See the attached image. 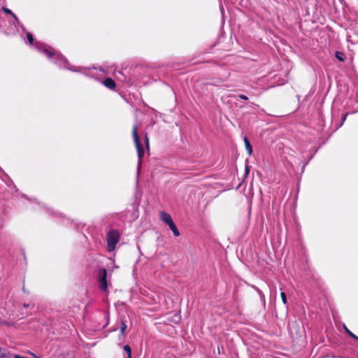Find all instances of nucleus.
<instances>
[{"label":"nucleus","instance_id":"aec40b11","mask_svg":"<svg viewBox=\"0 0 358 358\" xmlns=\"http://www.w3.org/2000/svg\"><path fill=\"white\" fill-rule=\"evenodd\" d=\"M24 308H28L29 306V303H24Z\"/></svg>","mask_w":358,"mask_h":358},{"label":"nucleus","instance_id":"4468645a","mask_svg":"<svg viewBox=\"0 0 358 358\" xmlns=\"http://www.w3.org/2000/svg\"><path fill=\"white\" fill-rule=\"evenodd\" d=\"M282 301L285 305L287 304L286 294L284 292L280 293Z\"/></svg>","mask_w":358,"mask_h":358},{"label":"nucleus","instance_id":"5701e85b","mask_svg":"<svg viewBox=\"0 0 358 358\" xmlns=\"http://www.w3.org/2000/svg\"><path fill=\"white\" fill-rule=\"evenodd\" d=\"M1 352V348H0V352Z\"/></svg>","mask_w":358,"mask_h":358},{"label":"nucleus","instance_id":"2eb2a0df","mask_svg":"<svg viewBox=\"0 0 358 358\" xmlns=\"http://www.w3.org/2000/svg\"><path fill=\"white\" fill-rule=\"evenodd\" d=\"M3 10H4V12H5L6 13H8V14H10V15H13V17L16 20H17V17L15 16V15L14 13H12V11H11L10 9H8V8H3Z\"/></svg>","mask_w":358,"mask_h":358},{"label":"nucleus","instance_id":"9d476101","mask_svg":"<svg viewBox=\"0 0 358 358\" xmlns=\"http://www.w3.org/2000/svg\"><path fill=\"white\" fill-rule=\"evenodd\" d=\"M124 350L127 355V357H131V349L128 345L124 346Z\"/></svg>","mask_w":358,"mask_h":358},{"label":"nucleus","instance_id":"a211bd4d","mask_svg":"<svg viewBox=\"0 0 358 358\" xmlns=\"http://www.w3.org/2000/svg\"><path fill=\"white\" fill-rule=\"evenodd\" d=\"M145 144H146L147 148H148V138L147 137V135H145Z\"/></svg>","mask_w":358,"mask_h":358},{"label":"nucleus","instance_id":"7ed1b4c3","mask_svg":"<svg viewBox=\"0 0 358 358\" xmlns=\"http://www.w3.org/2000/svg\"><path fill=\"white\" fill-rule=\"evenodd\" d=\"M107 250L112 252L115 249L117 243L120 241V233L116 229H111L106 234Z\"/></svg>","mask_w":358,"mask_h":358},{"label":"nucleus","instance_id":"f257e3e1","mask_svg":"<svg viewBox=\"0 0 358 358\" xmlns=\"http://www.w3.org/2000/svg\"><path fill=\"white\" fill-rule=\"evenodd\" d=\"M35 47L39 52L47 55L52 62H55L59 67L73 71L70 68L67 59L52 47L41 43H36Z\"/></svg>","mask_w":358,"mask_h":358},{"label":"nucleus","instance_id":"412c9836","mask_svg":"<svg viewBox=\"0 0 358 358\" xmlns=\"http://www.w3.org/2000/svg\"><path fill=\"white\" fill-rule=\"evenodd\" d=\"M22 290H23L24 292H26L24 287H22Z\"/></svg>","mask_w":358,"mask_h":358},{"label":"nucleus","instance_id":"f3484780","mask_svg":"<svg viewBox=\"0 0 358 358\" xmlns=\"http://www.w3.org/2000/svg\"><path fill=\"white\" fill-rule=\"evenodd\" d=\"M238 96H239L240 99H241L243 100H245L246 101V100L248 99V96H246L245 95H243V94H240Z\"/></svg>","mask_w":358,"mask_h":358},{"label":"nucleus","instance_id":"423d86ee","mask_svg":"<svg viewBox=\"0 0 358 358\" xmlns=\"http://www.w3.org/2000/svg\"><path fill=\"white\" fill-rule=\"evenodd\" d=\"M103 83L106 87H108L110 90H113L116 86L115 81L110 78H106Z\"/></svg>","mask_w":358,"mask_h":358},{"label":"nucleus","instance_id":"39448f33","mask_svg":"<svg viewBox=\"0 0 358 358\" xmlns=\"http://www.w3.org/2000/svg\"><path fill=\"white\" fill-rule=\"evenodd\" d=\"M160 219L162 222L166 223L168 226L173 222L171 216L169 214H168L164 211H162L160 213Z\"/></svg>","mask_w":358,"mask_h":358},{"label":"nucleus","instance_id":"f8f14e48","mask_svg":"<svg viewBox=\"0 0 358 358\" xmlns=\"http://www.w3.org/2000/svg\"><path fill=\"white\" fill-rule=\"evenodd\" d=\"M27 39H28V41L29 42V43L31 45H34V37H33V35L31 34V33H27Z\"/></svg>","mask_w":358,"mask_h":358},{"label":"nucleus","instance_id":"4be33fe9","mask_svg":"<svg viewBox=\"0 0 358 358\" xmlns=\"http://www.w3.org/2000/svg\"><path fill=\"white\" fill-rule=\"evenodd\" d=\"M1 357H6V355L4 354L1 355Z\"/></svg>","mask_w":358,"mask_h":358},{"label":"nucleus","instance_id":"0eeeda50","mask_svg":"<svg viewBox=\"0 0 358 358\" xmlns=\"http://www.w3.org/2000/svg\"><path fill=\"white\" fill-rule=\"evenodd\" d=\"M244 143H245V149H246L248 155H251L252 153V147L250 143L249 139L246 136L244 137Z\"/></svg>","mask_w":358,"mask_h":358},{"label":"nucleus","instance_id":"20e7f679","mask_svg":"<svg viewBox=\"0 0 358 358\" xmlns=\"http://www.w3.org/2000/svg\"><path fill=\"white\" fill-rule=\"evenodd\" d=\"M107 271L104 268H101L99 270L98 273V282L99 283V287L102 290H106L108 287L107 285Z\"/></svg>","mask_w":358,"mask_h":358},{"label":"nucleus","instance_id":"6e6552de","mask_svg":"<svg viewBox=\"0 0 358 358\" xmlns=\"http://www.w3.org/2000/svg\"><path fill=\"white\" fill-rule=\"evenodd\" d=\"M170 229L172 231L173 234L175 236H180V231H178V228L176 227L174 222L169 225Z\"/></svg>","mask_w":358,"mask_h":358},{"label":"nucleus","instance_id":"ddd939ff","mask_svg":"<svg viewBox=\"0 0 358 358\" xmlns=\"http://www.w3.org/2000/svg\"><path fill=\"white\" fill-rule=\"evenodd\" d=\"M126 329H127L126 323L124 320H122L121 322V327H120V331H121L122 334H124Z\"/></svg>","mask_w":358,"mask_h":358},{"label":"nucleus","instance_id":"1a4fd4ad","mask_svg":"<svg viewBox=\"0 0 358 358\" xmlns=\"http://www.w3.org/2000/svg\"><path fill=\"white\" fill-rule=\"evenodd\" d=\"M336 58L340 62H344L345 59V55L343 52L340 51H336L335 53Z\"/></svg>","mask_w":358,"mask_h":358},{"label":"nucleus","instance_id":"f03ea898","mask_svg":"<svg viewBox=\"0 0 358 358\" xmlns=\"http://www.w3.org/2000/svg\"><path fill=\"white\" fill-rule=\"evenodd\" d=\"M132 135H133V138L134 140L135 145H136V148L137 150V153H138V171H139L141 169V167L142 159H143V157H144L145 150H144L143 144L141 142L140 138L138 135L137 127L136 125H134L133 127Z\"/></svg>","mask_w":358,"mask_h":358},{"label":"nucleus","instance_id":"393cba45","mask_svg":"<svg viewBox=\"0 0 358 358\" xmlns=\"http://www.w3.org/2000/svg\"><path fill=\"white\" fill-rule=\"evenodd\" d=\"M127 358H131V357H127Z\"/></svg>","mask_w":358,"mask_h":358},{"label":"nucleus","instance_id":"9b49d317","mask_svg":"<svg viewBox=\"0 0 358 358\" xmlns=\"http://www.w3.org/2000/svg\"><path fill=\"white\" fill-rule=\"evenodd\" d=\"M344 329L345 330V331L347 332V334L352 338L356 339L358 341V337L355 335L353 333H352L345 325H344Z\"/></svg>","mask_w":358,"mask_h":358},{"label":"nucleus","instance_id":"b1692460","mask_svg":"<svg viewBox=\"0 0 358 358\" xmlns=\"http://www.w3.org/2000/svg\"><path fill=\"white\" fill-rule=\"evenodd\" d=\"M34 357H35L36 358H39V357H36V356H35V355H34Z\"/></svg>","mask_w":358,"mask_h":358},{"label":"nucleus","instance_id":"6ab92c4d","mask_svg":"<svg viewBox=\"0 0 358 358\" xmlns=\"http://www.w3.org/2000/svg\"><path fill=\"white\" fill-rule=\"evenodd\" d=\"M245 173H246V174H248V173H249V167H248V166H245Z\"/></svg>","mask_w":358,"mask_h":358},{"label":"nucleus","instance_id":"dca6fc26","mask_svg":"<svg viewBox=\"0 0 358 358\" xmlns=\"http://www.w3.org/2000/svg\"><path fill=\"white\" fill-rule=\"evenodd\" d=\"M348 113H345L343 115L342 117V120H341V123L340 124V125L338 126V127H341L343 125V124L344 123V122L346 120V117L348 116Z\"/></svg>","mask_w":358,"mask_h":358}]
</instances>
